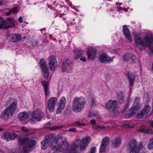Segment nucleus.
<instances>
[{
    "instance_id": "f257e3e1",
    "label": "nucleus",
    "mask_w": 153,
    "mask_h": 153,
    "mask_svg": "<svg viewBox=\"0 0 153 153\" xmlns=\"http://www.w3.org/2000/svg\"><path fill=\"white\" fill-rule=\"evenodd\" d=\"M9 134H10V141L14 140L16 137H17L19 144L21 145H23L20 151L21 153H28L30 149L34 145L35 141L34 140L25 138L21 136H18L13 132H9Z\"/></svg>"
},
{
    "instance_id": "f03ea898",
    "label": "nucleus",
    "mask_w": 153,
    "mask_h": 153,
    "mask_svg": "<svg viewBox=\"0 0 153 153\" xmlns=\"http://www.w3.org/2000/svg\"><path fill=\"white\" fill-rule=\"evenodd\" d=\"M10 102H12L11 104L4 109L1 115L0 118L3 120H7L11 117L16 109L17 100L10 97L6 101L7 104H8Z\"/></svg>"
},
{
    "instance_id": "7ed1b4c3",
    "label": "nucleus",
    "mask_w": 153,
    "mask_h": 153,
    "mask_svg": "<svg viewBox=\"0 0 153 153\" xmlns=\"http://www.w3.org/2000/svg\"><path fill=\"white\" fill-rule=\"evenodd\" d=\"M134 40L137 46L140 49L144 48L145 47H150L153 44V36L149 33H146L142 39L138 35H136Z\"/></svg>"
},
{
    "instance_id": "20e7f679",
    "label": "nucleus",
    "mask_w": 153,
    "mask_h": 153,
    "mask_svg": "<svg viewBox=\"0 0 153 153\" xmlns=\"http://www.w3.org/2000/svg\"><path fill=\"white\" fill-rule=\"evenodd\" d=\"M86 103L85 98L82 97H76L74 100L72 106L73 110L76 112H78L84 109Z\"/></svg>"
},
{
    "instance_id": "39448f33",
    "label": "nucleus",
    "mask_w": 153,
    "mask_h": 153,
    "mask_svg": "<svg viewBox=\"0 0 153 153\" xmlns=\"http://www.w3.org/2000/svg\"><path fill=\"white\" fill-rule=\"evenodd\" d=\"M136 140L132 139L128 143L127 149L129 153H139L141 149L143 148V143L140 142L137 144Z\"/></svg>"
},
{
    "instance_id": "423d86ee",
    "label": "nucleus",
    "mask_w": 153,
    "mask_h": 153,
    "mask_svg": "<svg viewBox=\"0 0 153 153\" xmlns=\"http://www.w3.org/2000/svg\"><path fill=\"white\" fill-rule=\"evenodd\" d=\"M140 99L138 97H136L132 107L130 110L127 111V113L125 114V118H129L135 114L140 109Z\"/></svg>"
},
{
    "instance_id": "0eeeda50",
    "label": "nucleus",
    "mask_w": 153,
    "mask_h": 153,
    "mask_svg": "<svg viewBox=\"0 0 153 153\" xmlns=\"http://www.w3.org/2000/svg\"><path fill=\"white\" fill-rule=\"evenodd\" d=\"M44 116V113L42 110L39 108H36L33 110L31 114L30 119L31 123H34L36 122H39Z\"/></svg>"
},
{
    "instance_id": "6e6552de",
    "label": "nucleus",
    "mask_w": 153,
    "mask_h": 153,
    "mask_svg": "<svg viewBox=\"0 0 153 153\" xmlns=\"http://www.w3.org/2000/svg\"><path fill=\"white\" fill-rule=\"evenodd\" d=\"M14 23V20L13 18H7L4 20L3 17L0 16V29H1L2 28L8 29L13 27Z\"/></svg>"
},
{
    "instance_id": "1a4fd4ad",
    "label": "nucleus",
    "mask_w": 153,
    "mask_h": 153,
    "mask_svg": "<svg viewBox=\"0 0 153 153\" xmlns=\"http://www.w3.org/2000/svg\"><path fill=\"white\" fill-rule=\"evenodd\" d=\"M61 69L62 72L70 73L72 71V63L69 59H65L62 62Z\"/></svg>"
},
{
    "instance_id": "9d476101",
    "label": "nucleus",
    "mask_w": 153,
    "mask_h": 153,
    "mask_svg": "<svg viewBox=\"0 0 153 153\" xmlns=\"http://www.w3.org/2000/svg\"><path fill=\"white\" fill-rule=\"evenodd\" d=\"M39 65L42 70V74L44 77L48 78L49 76V73L46 64L43 59H41L39 61Z\"/></svg>"
},
{
    "instance_id": "9b49d317",
    "label": "nucleus",
    "mask_w": 153,
    "mask_h": 153,
    "mask_svg": "<svg viewBox=\"0 0 153 153\" xmlns=\"http://www.w3.org/2000/svg\"><path fill=\"white\" fill-rule=\"evenodd\" d=\"M113 57H109L107 54L104 53L102 54L100 57V62L105 64L111 63L113 61Z\"/></svg>"
},
{
    "instance_id": "f8f14e48",
    "label": "nucleus",
    "mask_w": 153,
    "mask_h": 153,
    "mask_svg": "<svg viewBox=\"0 0 153 153\" xmlns=\"http://www.w3.org/2000/svg\"><path fill=\"white\" fill-rule=\"evenodd\" d=\"M57 101V98L55 97H51L48 100L47 106L48 109L50 112H53L55 104Z\"/></svg>"
},
{
    "instance_id": "ddd939ff",
    "label": "nucleus",
    "mask_w": 153,
    "mask_h": 153,
    "mask_svg": "<svg viewBox=\"0 0 153 153\" xmlns=\"http://www.w3.org/2000/svg\"><path fill=\"white\" fill-rule=\"evenodd\" d=\"M49 59L50 68L51 70L53 71L55 70L57 65L56 57L54 56H51L49 57Z\"/></svg>"
},
{
    "instance_id": "4468645a",
    "label": "nucleus",
    "mask_w": 153,
    "mask_h": 153,
    "mask_svg": "<svg viewBox=\"0 0 153 153\" xmlns=\"http://www.w3.org/2000/svg\"><path fill=\"white\" fill-rule=\"evenodd\" d=\"M97 50L93 47L88 48L87 52L88 59H94L96 57Z\"/></svg>"
},
{
    "instance_id": "2eb2a0df",
    "label": "nucleus",
    "mask_w": 153,
    "mask_h": 153,
    "mask_svg": "<svg viewBox=\"0 0 153 153\" xmlns=\"http://www.w3.org/2000/svg\"><path fill=\"white\" fill-rule=\"evenodd\" d=\"M90 141V138L88 137L85 138L81 140L79 144L80 149L82 151L85 150Z\"/></svg>"
},
{
    "instance_id": "dca6fc26",
    "label": "nucleus",
    "mask_w": 153,
    "mask_h": 153,
    "mask_svg": "<svg viewBox=\"0 0 153 153\" xmlns=\"http://www.w3.org/2000/svg\"><path fill=\"white\" fill-rule=\"evenodd\" d=\"M66 98L64 97H62L60 99L59 107L57 108L56 113L57 114L60 113L64 109L66 103Z\"/></svg>"
},
{
    "instance_id": "f3484780",
    "label": "nucleus",
    "mask_w": 153,
    "mask_h": 153,
    "mask_svg": "<svg viewBox=\"0 0 153 153\" xmlns=\"http://www.w3.org/2000/svg\"><path fill=\"white\" fill-rule=\"evenodd\" d=\"M109 141V138L107 137H105L102 140L100 148L101 152H104Z\"/></svg>"
},
{
    "instance_id": "a211bd4d",
    "label": "nucleus",
    "mask_w": 153,
    "mask_h": 153,
    "mask_svg": "<svg viewBox=\"0 0 153 153\" xmlns=\"http://www.w3.org/2000/svg\"><path fill=\"white\" fill-rule=\"evenodd\" d=\"M123 34L126 37L130 42L131 41V34L129 29L126 25H124L123 27Z\"/></svg>"
},
{
    "instance_id": "6ab92c4d",
    "label": "nucleus",
    "mask_w": 153,
    "mask_h": 153,
    "mask_svg": "<svg viewBox=\"0 0 153 153\" xmlns=\"http://www.w3.org/2000/svg\"><path fill=\"white\" fill-rule=\"evenodd\" d=\"M124 94L122 91H119L117 93L116 98L120 104H122L124 102Z\"/></svg>"
},
{
    "instance_id": "aec40b11",
    "label": "nucleus",
    "mask_w": 153,
    "mask_h": 153,
    "mask_svg": "<svg viewBox=\"0 0 153 153\" xmlns=\"http://www.w3.org/2000/svg\"><path fill=\"white\" fill-rule=\"evenodd\" d=\"M10 40L13 42H18L22 39L21 35L19 34H14L10 36Z\"/></svg>"
},
{
    "instance_id": "412c9836",
    "label": "nucleus",
    "mask_w": 153,
    "mask_h": 153,
    "mask_svg": "<svg viewBox=\"0 0 153 153\" xmlns=\"http://www.w3.org/2000/svg\"><path fill=\"white\" fill-rule=\"evenodd\" d=\"M117 102L116 100H110L105 104V107L107 109L114 108L117 106Z\"/></svg>"
},
{
    "instance_id": "4be33fe9",
    "label": "nucleus",
    "mask_w": 153,
    "mask_h": 153,
    "mask_svg": "<svg viewBox=\"0 0 153 153\" xmlns=\"http://www.w3.org/2000/svg\"><path fill=\"white\" fill-rule=\"evenodd\" d=\"M130 86H133L135 79V76L133 73L128 72L127 74Z\"/></svg>"
},
{
    "instance_id": "5701e85b",
    "label": "nucleus",
    "mask_w": 153,
    "mask_h": 153,
    "mask_svg": "<svg viewBox=\"0 0 153 153\" xmlns=\"http://www.w3.org/2000/svg\"><path fill=\"white\" fill-rule=\"evenodd\" d=\"M41 84L44 87L45 96H48L50 92L48 89V82L45 81H42L41 82Z\"/></svg>"
},
{
    "instance_id": "b1692460",
    "label": "nucleus",
    "mask_w": 153,
    "mask_h": 153,
    "mask_svg": "<svg viewBox=\"0 0 153 153\" xmlns=\"http://www.w3.org/2000/svg\"><path fill=\"white\" fill-rule=\"evenodd\" d=\"M84 51L80 50H76L74 51V53L73 57L74 59H79L82 56Z\"/></svg>"
},
{
    "instance_id": "393cba45",
    "label": "nucleus",
    "mask_w": 153,
    "mask_h": 153,
    "mask_svg": "<svg viewBox=\"0 0 153 153\" xmlns=\"http://www.w3.org/2000/svg\"><path fill=\"white\" fill-rule=\"evenodd\" d=\"M18 117L20 120H24L28 118V115L26 112L24 111L19 113Z\"/></svg>"
},
{
    "instance_id": "a878e982",
    "label": "nucleus",
    "mask_w": 153,
    "mask_h": 153,
    "mask_svg": "<svg viewBox=\"0 0 153 153\" xmlns=\"http://www.w3.org/2000/svg\"><path fill=\"white\" fill-rule=\"evenodd\" d=\"M121 140L120 138H117L112 141V146L115 148H117L120 147Z\"/></svg>"
},
{
    "instance_id": "bb28decb",
    "label": "nucleus",
    "mask_w": 153,
    "mask_h": 153,
    "mask_svg": "<svg viewBox=\"0 0 153 153\" xmlns=\"http://www.w3.org/2000/svg\"><path fill=\"white\" fill-rule=\"evenodd\" d=\"M9 132H5L3 134V135L1 136V138L3 139H4L7 141H10V135Z\"/></svg>"
},
{
    "instance_id": "cd10ccee",
    "label": "nucleus",
    "mask_w": 153,
    "mask_h": 153,
    "mask_svg": "<svg viewBox=\"0 0 153 153\" xmlns=\"http://www.w3.org/2000/svg\"><path fill=\"white\" fill-rule=\"evenodd\" d=\"M147 115L145 113L144 110H142L141 112L140 113L138 114L136 116L137 118L139 119H141L143 118L146 117Z\"/></svg>"
},
{
    "instance_id": "c85d7f7f",
    "label": "nucleus",
    "mask_w": 153,
    "mask_h": 153,
    "mask_svg": "<svg viewBox=\"0 0 153 153\" xmlns=\"http://www.w3.org/2000/svg\"><path fill=\"white\" fill-rule=\"evenodd\" d=\"M131 54H126L123 56V60L126 61H128L131 58Z\"/></svg>"
},
{
    "instance_id": "c756f323",
    "label": "nucleus",
    "mask_w": 153,
    "mask_h": 153,
    "mask_svg": "<svg viewBox=\"0 0 153 153\" xmlns=\"http://www.w3.org/2000/svg\"><path fill=\"white\" fill-rule=\"evenodd\" d=\"M151 108L150 106L147 105L145 106L144 109L142 110H144L145 113L147 115L150 111Z\"/></svg>"
},
{
    "instance_id": "7c9ffc66",
    "label": "nucleus",
    "mask_w": 153,
    "mask_h": 153,
    "mask_svg": "<svg viewBox=\"0 0 153 153\" xmlns=\"http://www.w3.org/2000/svg\"><path fill=\"white\" fill-rule=\"evenodd\" d=\"M74 125L75 126H85V123H82L80 122L76 121L74 123Z\"/></svg>"
},
{
    "instance_id": "2f4dec72",
    "label": "nucleus",
    "mask_w": 153,
    "mask_h": 153,
    "mask_svg": "<svg viewBox=\"0 0 153 153\" xmlns=\"http://www.w3.org/2000/svg\"><path fill=\"white\" fill-rule=\"evenodd\" d=\"M120 110V109L118 107L116 106L112 108V111L114 113H117L119 112Z\"/></svg>"
},
{
    "instance_id": "473e14b6",
    "label": "nucleus",
    "mask_w": 153,
    "mask_h": 153,
    "mask_svg": "<svg viewBox=\"0 0 153 153\" xmlns=\"http://www.w3.org/2000/svg\"><path fill=\"white\" fill-rule=\"evenodd\" d=\"M121 126L124 127L126 128H132L133 127L131 126V125L129 124H125L123 125H121Z\"/></svg>"
},
{
    "instance_id": "72a5a7b5",
    "label": "nucleus",
    "mask_w": 153,
    "mask_h": 153,
    "mask_svg": "<svg viewBox=\"0 0 153 153\" xmlns=\"http://www.w3.org/2000/svg\"><path fill=\"white\" fill-rule=\"evenodd\" d=\"M12 12L14 13H16L18 12V8L17 7H14L11 10Z\"/></svg>"
},
{
    "instance_id": "f704fd0d",
    "label": "nucleus",
    "mask_w": 153,
    "mask_h": 153,
    "mask_svg": "<svg viewBox=\"0 0 153 153\" xmlns=\"http://www.w3.org/2000/svg\"><path fill=\"white\" fill-rule=\"evenodd\" d=\"M131 59L132 61L133 62H134L135 60L136 59V56L134 54H131Z\"/></svg>"
},
{
    "instance_id": "c9c22d12",
    "label": "nucleus",
    "mask_w": 153,
    "mask_h": 153,
    "mask_svg": "<svg viewBox=\"0 0 153 153\" xmlns=\"http://www.w3.org/2000/svg\"><path fill=\"white\" fill-rule=\"evenodd\" d=\"M91 102L92 103L91 105L92 106H95L96 105V101L93 98L91 99Z\"/></svg>"
},
{
    "instance_id": "e433bc0d",
    "label": "nucleus",
    "mask_w": 153,
    "mask_h": 153,
    "mask_svg": "<svg viewBox=\"0 0 153 153\" xmlns=\"http://www.w3.org/2000/svg\"><path fill=\"white\" fill-rule=\"evenodd\" d=\"M89 114L90 117H94L97 115L96 113L93 112H90Z\"/></svg>"
},
{
    "instance_id": "4c0bfd02",
    "label": "nucleus",
    "mask_w": 153,
    "mask_h": 153,
    "mask_svg": "<svg viewBox=\"0 0 153 153\" xmlns=\"http://www.w3.org/2000/svg\"><path fill=\"white\" fill-rule=\"evenodd\" d=\"M96 147H92L90 153H95L96 152Z\"/></svg>"
},
{
    "instance_id": "58836bf2",
    "label": "nucleus",
    "mask_w": 153,
    "mask_h": 153,
    "mask_svg": "<svg viewBox=\"0 0 153 153\" xmlns=\"http://www.w3.org/2000/svg\"><path fill=\"white\" fill-rule=\"evenodd\" d=\"M80 60L81 61H82L83 62H85L86 60V58L84 56H82L80 58Z\"/></svg>"
},
{
    "instance_id": "ea45409f",
    "label": "nucleus",
    "mask_w": 153,
    "mask_h": 153,
    "mask_svg": "<svg viewBox=\"0 0 153 153\" xmlns=\"http://www.w3.org/2000/svg\"><path fill=\"white\" fill-rule=\"evenodd\" d=\"M22 130L25 132H28L29 131V130L28 129L26 128H25L23 127L22 128Z\"/></svg>"
},
{
    "instance_id": "a19ab883",
    "label": "nucleus",
    "mask_w": 153,
    "mask_h": 153,
    "mask_svg": "<svg viewBox=\"0 0 153 153\" xmlns=\"http://www.w3.org/2000/svg\"><path fill=\"white\" fill-rule=\"evenodd\" d=\"M90 122L93 125H95L96 123V120L94 119H93L91 120Z\"/></svg>"
},
{
    "instance_id": "79ce46f5",
    "label": "nucleus",
    "mask_w": 153,
    "mask_h": 153,
    "mask_svg": "<svg viewBox=\"0 0 153 153\" xmlns=\"http://www.w3.org/2000/svg\"><path fill=\"white\" fill-rule=\"evenodd\" d=\"M76 131V129L75 128H71L69 129L68 130L69 131H73L74 132Z\"/></svg>"
},
{
    "instance_id": "37998d69",
    "label": "nucleus",
    "mask_w": 153,
    "mask_h": 153,
    "mask_svg": "<svg viewBox=\"0 0 153 153\" xmlns=\"http://www.w3.org/2000/svg\"><path fill=\"white\" fill-rule=\"evenodd\" d=\"M19 22L20 23H22L23 22V19L21 16L19 17L18 18Z\"/></svg>"
},
{
    "instance_id": "c03bdc74",
    "label": "nucleus",
    "mask_w": 153,
    "mask_h": 153,
    "mask_svg": "<svg viewBox=\"0 0 153 153\" xmlns=\"http://www.w3.org/2000/svg\"><path fill=\"white\" fill-rule=\"evenodd\" d=\"M105 127L104 126H101L98 125V129H102L103 128H105Z\"/></svg>"
},
{
    "instance_id": "a18cd8bd",
    "label": "nucleus",
    "mask_w": 153,
    "mask_h": 153,
    "mask_svg": "<svg viewBox=\"0 0 153 153\" xmlns=\"http://www.w3.org/2000/svg\"><path fill=\"white\" fill-rule=\"evenodd\" d=\"M149 50L150 53H153V46L150 47Z\"/></svg>"
},
{
    "instance_id": "49530a36",
    "label": "nucleus",
    "mask_w": 153,
    "mask_h": 153,
    "mask_svg": "<svg viewBox=\"0 0 153 153\" xmlns=\"http://www.w3.org/2000/svg\"><path fill=\"white\" fill-rule=\"evenodd\" d=\"M149 124L153 127V120H151L149 121Z\"/></svg>"
},
{
    "instance_id": "de8ad7c7",
    "label": "nucleus",
    "mask_w": 153,
    "mask_h": 153,
    "mask_svg": "<svg viewBox=\"0 0 153 153\" xmlns=\"http://www.w3.org/2000/svg\"><path fill=\"white\" fill-rule=\"evenodd\" d=\"M138 131L140 132L143 133L145 132V131L143 129H140L138 130Z\"/></svg>"
},
{
    "instance_id": "09e8293b",
    "label": "nucleus",
    "mask_w": 153,
    "mask_h": 153,
    "mask_svg": "<svg viewBox=\"0 0 153 153\" xmlns=\"http://www.w3.org/2000/svg\"><path fill=\"white\" fill-rule=\"evenodd\" d=\"M71 153H77L76 152V150L75 149V148L74 150H71Z\"/></svg>"
},
{
    "instance_id": "8fccbe9b",
    "label": "nucleus",
    "mask_w": 153,
    "mask_h": 153,
    "mask_svg": "<svg viewBox=\"0 0 153 153\" xmlns=\"http://www.w3.org/2000/svg\"><path fill=\"white\" fill-rule=\"evenodd\" d=\"M3 4V0H0V6L2 5Z\"/></svg>"
},
{
    "instance_id": "3c124183",
    "label": "nucleus",
    "mask_w": 153,
    "mask_h": 153,
    "mask_svg": "<svg viewBox=\"0 0 153 153\" xmlns=\"http://www.w3.org/2000/svg\"><path fill=\"white\" fill-rule=\"evenodd\" d=\"M11 12H12V11H11V10H10V11H9V12H7V13H6V14H7V16L9 15L10 14V13H11Z\"/></svg>"
},
{
    "instance_id": "603ef678",
    "label": "nucleus",
    "mask_w": 153,
    "mask_h": 153,
    "mask_svg": "<svg viewBox=\"0 0 153 153\" xmlns=\"http://www.w3.org/2000/svg\"><path fill=\"white\" fill-rule=\"evenodd\" d=\"M93 128L94 129H98V125H96L93 126Z\"/></svg>"
},
{
    "instance_id": "864d4df0",
    "label": "nucleus",
    "mask_w": 153,
    "mask_h": 153,
    "mask_svg": "<svg viewBox=\"0 0 153 153\" xmlns=\"http://www.w3.org/2000/svg\"><path fill=\"white\" fill-rule=\"evenodd\" d=\"M119 4L120 5L121 4V3H120L119 4L118 2H117V3H116V4L117 5V4Z\"/></svg>"
},
{
    "instance_id": "5fc2aeb1",
    "label": "nucleus",
    "mask_w": 153,
    "mask_h": 153,
    "mask_svg": "<svg viewBox=\"0 0 153 153\" xmlns=\"http://www.w3.org/2000/svg\"><path fill=\"white\" fill-rule=\"evenodd\" d=\"M51 124L50 123H48V126H51Z\"/></svg>"
},
{
    "instance_id": "6e6d98bb",
    "label": "nucleus",
    "mask_w": 153,
    "mask_h": 153,
    "mask_svg": "<svg viewBox=\"0 0 153 153\" xmlns=\"http://www.w3.org/2000/svg\"><path fill=\"white\" fill-rule=\"evenodd\" d=\"M0 153H4V152L0 149Z\"/></svg>"
},
{
    "instance_id": "4d7b16f0",
    "label": "nucleus",
    "mask_w": 153,
    "mask_h": 153,
    "mask_svg": "<svg viewBox=\"0 0 153 153\" xmlns=\"http://www.w3.org/2000/svg\"><path fill=\"white\" fill-rule=\"evenodd\" d=\"M152 70L153 72V63H152Z\"/></svg>"
},
{
    "instance_id": "13d9d810",
    "label": "nucleus",
    "mask_w": 153,
    "mask_h": 153,
    "mask_svg": "<svg viewBox=\"0 0 153 153\" xmlns=\"http://www.w3.org/2000/svg\"><path fill=\"white\" fill-rule=\"evenodd\" d=\"M41 31H45V29H42L41 30Z\"/></svg>"
},
{
    "instance_id": "bf43d9fd",
    "label": "nucleus",
    "mask_w": 153,
    "mask_h": 153,
    "mask_svg": "<svg viewBox=\"0 0 153 153\" xmlns=\"http://www.w3.org/2000/svg\"><path fill=\"white\" fill-rule=\"evenodd\" d=\"M3 130V129L2 128H0V131H2Z\"/></svg>"
},
{
    "instance_id": "052dcab7",
    "label": "nucleus",
    "mask_w": 153,
    "mask_h": 153,
    "mask_svg": "<svg viewBox=\"0 0 153 153\" xmlns=\"http://www.w3.org/2000/svg\"><path fill=\"white\" fill-rule=\"evenodd\" d=\"M128 105L127 104L126 105V108H127L128 107Z\"/></svg>"
},
{
    "instance_id": "680f3d73",
    "label": "nucleus",
    "mask_w": 153,
    "mask_h": 153,
    "mask_svg": "<svg viewBox=\"0 0 153 153\" xmlns=\"http://www.w3.org/2000/svg\"><path fill=\"white\" fill-rule=\"evenodd\" d=\"M31 134L30 133H28L27 134H28V135H31Z\"/></svg>"
},
{
    "instance_id": "e2e57ef3",
    "label": "nucleus",
    "mask_w": 153,
    "mask_h": 153,
    "mask_svg": "<svg viewBox=\"0 0 153 153\" xmlns=\"http://www.w3.org/2000/svg\"><path fill=\"white\" fill-rule=\"evenodd\" d=\"M75 147H78V146L76 145H75Z\"/></svg>"
},
{
    "instance_id": "0e129e2a",
    "label": "nucleus",
    "mask_w": 153,
    "mask_h": 153,
    "mask_svg": "<svg viewBox=\"0 0 153 153\" xmlns=\"http://www.w3.org/2000/svg\"><path fill=\"white\" fill-rule=\"evenodd\" d=\"M132 89V88H131V87H130V89Z\"/></svg>"
},
{
    "instance_id": "69168bd1",
    "label": "nucleus",
    "mask_w": 153,
    "mask_h": 153,
    "mask_svg": "<svg viewBox=\"0 0 153 153\" xmlns=\"http://www.w3.org/2000/svg\"><path fill=\"white\" fill-rule=\"evenodd\" d=\"M121 8H122L121 7H120V9H121Z\"/></svg>"
},
{
    "instance_id": "338daca9",
    "label": "nucleus",
    "mask_w": 153,
    "mask_h": 153,
    "mask_svg": "<svg viewBox=\"0 0 153 153\" xmlns=\"http://www.w3.org/2000/svg\"><path fill=\"white\" fill-rule=\"evenodd\" d=\"M109 0L110 1H111V0Z\"/></svg>"
}]
</instances>
